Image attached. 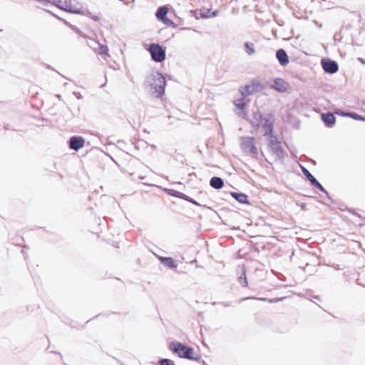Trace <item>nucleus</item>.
<instances>
[{
    "label": "nucleus",
    "mask_w": 365,
    "mask_h": 365,
    "mask_svg": "<svg viewBox=\"0 0 365 365\" xmlns=\"http://www.w3.org/2000/svg\"><path fill=\"white\" fill-rule=\"evenodd\" d=\"M166 81L165 77L158 71H151L145 78V90L155 98H161L165 93Z\"/></svg>",
    "instance_id": "f257e3e1"
},
{
    "label": "nucleus",
    "mask_w": 365,
    "mask_h": 365,
    "mask_svg": "<svg viewBox=\"0 0 365 365\" xmlns=\"http://www.w3.org/2000/svg\"><path fill=\"white\" fill-rule=\"evenodd\" d=\"M252 127L259 128L260 126L264 128V135L272 133L274 117L271 114H267L264 116L258 108L252 112L251 118L249 120Z\"/></svg>",
    "instance_id": "f03ea898"
},
{
    "label": "nucleus",
    "mask_w": 365,
    "mask_h": 365,
    "mask_svg": "<svg viewBox=\"0 0 365 365\" xmlns=\"http://www.w3.org/2000/svg\"><path fill=\"white\" fill-rule=\"evenodd\" d=\"M170 350L176 354L180 358L188 359L191 360L198 361L200 356H195V351L192 348L186 346L178 341H173L170 344Z\"/></svg>",
    "instance_id": "7ed1b4c3"
},
{
    "label": "nucleus",
    "mask_w": 365,
    "mask_h": 365,
    "mask_svg": "<svg viewBox=\"0 0 365 365\" xmlns=\"http://www.w3.org/2000/svg\"><path fill=\"white\" fill-rule=\"evenodd\" d=\"M240 145L241 150L245 153L253 158H257L258 151L253 137H241L240 139Z\"/></svg>",
    "instance_id": "20e7f679"
},
{
    "label": "nucleus",
    "mask_w": 365,
    "mask_h": 365,
    "mask_svg": "<svg viewBox=\"0 0 365 365\" xmlns=\"http://www.w3.org/2000/svg\"><path fill=\"white\" fill-rule=\"evenodd\" d=\"M263 83L259 79L252 80L249 84L241 86L239 91L242 96L247 97L264 89Z\"/></svg>",
    "instance_id": "39448f33"
},
{
    "label": "nucleus",
    "mask_w": 365,
    "mask_h": 365,
    "mask_svg": "<svg viewBox=\"0 0 365 365\" xmlns=\"http://www.w3.org/2000/svg\"><path fill=\"white\" fill-rule=\"evenodd\" d=\"M250 102V99H247L246 97L243 96L234 101L233 103L235 107L234 111L238 117L245 120L248 119L247 108Z\"/></svg>",
    "instance_id": "423d86ee"
},
{
    "label": "nucleus",
    "mask_w": 365,
    "mask_h": 365,
    "mask_svg": "<svg viewBox=\"0 0 365 365\" xmlns=\"http://www.w3.org/2000/svg\"><path fill=\"white\" fill-rule=\"evenodd\" d=\"M267 135H269L268 145L273 154L277 159L282 160L284 158V152L282 148L281 142L277 140L276 136L272 135V133Z\"/></svg>",
    "instance_id": "0eeeda50"
},
{
    "label": "nucleus",
    "mask_w": 365,
    "mask_h": 365,
    "mask_svg": "<svg viewBox=\"0 0 365 365\" xmlns=\"http://www.w3.org/2000/svg\"><path fill=\"white\" fill-rule=\"evenodd\" d=\"M152 59L155 62H162L165 58V52L159 44L152 43L148 49Z\"/></svg>",
    "instance_id": "6e6552de"
},
{
    "label": "nucleus",
    "mask_w": 365,
    "mask_h": 365,
    "mask_svg": "<svg viewBox=\"0 0 365 365\" xmlns=\"http://www.w3.org/2000/svg\"><path fill=\"white\" fill-rule=\"evenodd\" d=\"M321 65L324 71L328 73H335L339 69L336 62L329 59H322Z\"/></svg>",
    "instance_id": "1a4fd4ad"
},
{
    "label": "nucleus",
    "mask_w": 365,
    "mask_h": 365,
    "mask_svg": "<svg viewBox=\"0 0 365 365\" xmlns=\"http://www.w3.org/2000/svg\"><path fill=\"white\" fill-rule=\"evenodd\" d=\"M88 45L98 54L101 56H106L107 57L110 56L108 54V48L107 46L100 44L95 41H91V43H88Z\"/></svg>",
    "instance_id": "9d476101"
},
{
    "label": "nucleus",
    "mask_w": 365,
    "mask_h": 365,
    "mask_svg": "<svg viewBox=\"0 0 365 365\" xmlns=\"http://www.w3.org/2000/svg\"><path fill=\"white\" fill-rule=\"evenodd\" d=\"M85 140L81 136H72L69 140L71 149L77 151L84 146Z\"/></svg>",
    "instance_id": "9b49d317"
},
{
    "label": "nucleus",
    "mask_w": 365,
    "mask_h": 365,
    "mask_svg": "<svg viewBox=\"0 0 365 365\" xmlns=\"http://www.w3.org/2000/svg\"><path fill=\"white\" fill-rule=\"evenodd\" d=\"M288 86V83L281 78L274 79L273 83L271 84V87L272 88L281 93L286 92L287 91Z\"/></svg>",
    "instance_id": "f8f14e48"
},
{
    "label": "nucleus",
    "mask_w": 365,
    "mask_h": 365,
    "mask_svg": "<svg viewBox=\"0 0 365 365\" xmlns=\"http://www.w3.org/2000/svg\"><path fill=\"white\" fill-rule=\"evenodd\" d=\"M302 173L310 181L312 185L317 187L321 191L327 192L323 186L316 180V178L309 173V171L307 169L302 168Z\"/></svg>",
    "instance_id": "ddd939ff"
},
{
    "label": "nucleus",
    "mask_w": 365,
    "mask_h": 365,
    "mask_svg": "<svg viewBox=\"0 0 365 365\" xmlns=\"http://www.w3.org/2000/svg\"><path fill=\"white\" fill-rule=\"evenodd\" d=\"M276 57L281 66H285L289 63V57L284 49H279L276 53Z\"/></svg>",
    "instance_id": "4468645a"
},
{
    "label": "nucleus",
    "mask_w": 365,
    "mask_h": 365,
    "mask_svg": "<svg viewBox=\"0 0 365 365\" xmlns=\"http://www.w3.org/2000/svg\"><path fill=\"white\" fill-rule=\"evenodd\" d=\"M322 119L328 127H331L335 123V116L334 114L327 113L322 115Z\"/></svg>",
    "instance_id": "2eb2a0df"
},
{
    "label": "nucleus",
    "mask_w": 365,
    "mask_h": 365,
    "mask_svg": "<svg viewBox=\"0 0 365 365\" xmlns=\"http://www.w3.org/2000/svg\"><path fill=\"white\" fill-rule=\"evenodd\" d=\"M61 9L74 14L81 12V7L77 5H71L70 3L65 2V7H61Z\"/></svg>",
    "instance_id": "dca6fc26"
},
{
    "label": "nucleus",
    "mask_w": 365,
    "mask_h": 365,
    "mask_svg": "<svg viewBox=\"0 0 365 365\" xmlns=\"http://www.w3.org/2000/svg\"><path fill=\"white\" fill-rule=\"evenodd\" d=\"M210 184L211 187L215 189H220L224 185V182L222 178L218 177H212L210 180Z\"/></svg>",
    "instance_id": "f3484780"
},
{
    "label": "nucleus",
    "mask_w": 365,
    "mask_h": 365,
    "mask_svg": "<svg viewBox=\"0 0 365 365\" xmlns=\"http://www.w3.org/2000/svg\"><path fill=\"white\" fill-rule=\"evenodd\" d=\"M168 12V9L166 6H161L158 8L156 12V17L158 20L161 21L165 17H166V15Z\"/></svg>",
    "instance_id": "a211bd4d"
},
{
    "label": "nucleus",
    "mask_w": 365,
    "mask_h": 365,
    "mask_svg": "<svg viewBox=\"0 0 365 365\" xmlns=\"http://www.w3.org/2000/svg\"><path fill=\"white\" fill-rule=\"evenodd\" d=\"M232 196L241 203L247 202V197L243 193L232 192Z\"/></svg>",
    "instance_id": "6ab92c4d"
},
{
    "label": "nucleus",
    "mask_w": 365,
    "mask_h": 365,
    "mask_svg": "<svg viewBox=\"0 0 365 365\" xmlns=\"http://www.w3.org/2000/svg\"><path fill=\"white\" fill-rule=\"evenodd\" d=\"M160 262L165 266L173 268L175 267L176 265L174 264V261L171 257H160L159 258Z\"/></svg>",
    "instance_id": "aec40b11"
},
{
    "label": "nucleus",
    "mask_w": 365,
    "mask_h": 365,
    "mask_svg": "<svg viewBox=\"0 0 365 365\" xmlns=\"http://www.w3.org/2000/svg\"><path fill=\"white\" fill-rule=\"evenodd\" d=\"M246 52L248 55L255 53V46L253 43L246 42L245 44Z\"/></svg>",
    "instance_id": "412c9836"
},
{
    "label": "nucleus",
    "mask_w": 365,
    "mask_h": 365,
    "mask_svg": "<svg viewBox=\"0 0 365 365\" xmlns=\"http://www.w3.org/2000/svg\"><path fill=\"white\" fill-rule=\"evenodd\" d=\"M238 281L242 284V287H247L248 283H247V277L245 276V272L243 269H242V275L238 277Z\"/></svg>",
    "instance_id": "4be33fe9"
},
{
    "label": "nucleus",
    "mask_w": 365,
    "mask_h": 365,
    "mask_svg": "<svg viewBox=\"0 0 365 365\" xmlns=\"http://www.w3.org/2000/svg\"><path fill=\"white\" fill-rule=\"evenodd\" d=\"M170 195H171L172 196H174V197H180V198H182V199H185V195L182 193V192H180L178 191H176V190H170Z\"/></svg>",
    "instance_id": "5701e85b"
},
{
    "label": "nucleus",
    "mask_w": 365,
    "mask_h": 365,
    "mask_svg": "<svg viewBox=\"0 0 365 365\" xmlns=\"http://www.w3.org/2000/svg\"><path fill=\"white\" fill-rule=\"evenodd\" d=\"M161 21L167 26H175V23L167 17H165Z\"/></svg>",
    "instance_id": "b1692460"
},
{
    "label": "nucleus",
    "mask_w": 365,
    "mask_h": 365,
    "mask_svg": "<svg viewBox=\"0 0 365 365\" xmlns=\"http://www.w3.org/2000/svg\"><path fill=\"white\" fill-rule=\"evenodd\" d=\"M349 117H350L354 120H364V117H362L356 113H351V114L349 115Z\"/></svg>",
    "instance_id": "393cba45"
},
{
    "label": "nucleus",
    "mask_w": 365,
    "mask_h": 365,
    "mask_svg": "<svg viewBox=\"0 0 365 365\" xmlns=\"http://www.w3.org/2000/svg\"><path fill=\"white\" fill-rule=\"evenodd\" d=\"M160 365H175V364L173 361L165 359L160 361Z\"/></svg>",
    "instance_id": "a878e982"
},
{
    "label": "nucleus",
    "mask_w": 365,
    "mask_h": 365,
    "mask_svg": "<svg viewBox=\"0 0 365 365\" xmlns=\"http://www.w3.org/2000/svg\"><path fill=\"white\" fill-rule=\"evenodd\" d=\"M37 1L41 2L44 6H47L48 4H50V1L49 0H37Z\"/></svg>",
    "instance_id": "bb28decb"
},
{
    "label": "nucleus",
    "mask_w": 365,
    "mask_h": 365,
    "mask_svg": "<svg viewBox=\"0 0 365 365\" xmlns=\"http://www.w3.org/2000/svg\"><path fill=\"white\" fill-rule=\"evenodd\" d=\"M73 94L78 99H81L82 98L80 93L74 92Z\"/></svg>",
    "instance_id": "cd10ccee"
},
{
    "label": "nucleus",
    "mask_w": 365,
    "mask_h": 365,
    "mask_svg": "<svg viewBox=\"0 0 365 365\" xmlns=\"http://www.w3.org/2000/svg\"><path fill=\"white\" fill-rule=\"evenodd\" d=\"M350 114H351V113H344V112L341 113V115L346 116V117H349V115H350Z\"/></svg>",
    "instance_id": "c85d7f7f"
},
{
    "label": "nucleus",
    "mask_w": 365,
    "mask_h": 365,
    "mask_svg": "<svg viewBox=\"0 0 365 365\" xmlns=\"http://www.w3.org/2000/svg\"><path fill=\"white\" fill-rule=\"evenodd\" d=\"M279 300H280L279 299H270V300H269V302L270 303H272V302H278V301H279Z\"/></svg>",
    "instance_id": "c756f323"
},
{
    "label": "nucleus",
    "mask_w": 365,
    "mask_h": 365,
    "mask_svg": "<svg viewBox=\"0 0 365 365\" xmlns=\"http://www.w3.org/2000/svg\"><path fill=\"white\" fill-rule=\"evenodd\" d=\"M256 299H258V300H262V301H266L267 299L265 298H255Z\"/></svg>",
    "instance_id": "7c9ffc66"
},
{
    "label": "nucleus",
    "mask_w": 365,
    "mask_h": 365,
    "mask_svg": "<svg viewBox=\"0 0 365 365\" xmlns=\"http://www.w3.org/2000/svg\"><path fill=\"white\" fill-rule=\"evenodd\" d=\"M58 7L61 9V7H65V2L62 4H59Z\"/></svg>",
    "instance_id": "2f4dec72"
},
{
    "label": "nucleus",
    "mask_w": 365,
    "mask_h": 365,
    "mask_svg": "<svg viewBox=\"0 0 365 365\" xmlns=\"http://www.w3.org/2000/svg\"><path fill=\"white\" fill-rule=\"evenodd\" d=\"M191 202H192L193 204H197L195 201H194L193 200H190Z\"/></svg>",
    "instance_id": "473e14b6"
},
{
    "label": "nucleus",
    "mask_w": 365,
    "mask_h": 365,
    "mask_svg": "<svg viewBox=\"0 0 365 365\" xmlns=\"http://www.w3.org/2000/svg\"><path fill=\"white\" fill-rule=\"evenodd\" d=\"M301 207H302V208H303V209H304V207H305V205H304V204H302V205H301Z\"/></svg>",
    "instance_id": "72a5a7b5"
},
{
    "label": "nucleus",
    "mask_w": 365,
    "mask_h": 365,
    "mask_svg": "<svg viewBox=\"0 0 365 365\" xmlns=\"http://www.w3.org/2000/svg\"><path fill=\"white\" fill-rule=\"evenodd\" d=\"M212 15H213L214 16H215L217 15V14H216V12H213Z\"/></svg>",
    "instance_id": "f704fd0d"
},
{
    "label": "nucleus",
    "mask_w": 365,
    "mask_h": 365,
    "mask_svg": "<svg viewBox=\"0 0 365 365\" xmlns=\"http://www.w3.org/2000/svg\"><path fill=\"white\" fill-rule=\"evenodd\" d=\"M359 60L361 62L364 63V61L361 58H359Z\"/></svg>",
    "instance_id": "c9c22d12"
},
{
    "label": "nucleus",
    "mask_w": 365,
    "mask_h": 365,
    "mask_svg": "<svg viewBox=\"0 0 365 365\" xmlns=\"http://www.w3.org/2000/svg\"><path fill=\"white\" fill-rule=\"evenodd\" d=\"M361 121H365V117H364V120H361Z\"/></svg>",
    "instance_id": "e433bc0d"
}]
</instances>
